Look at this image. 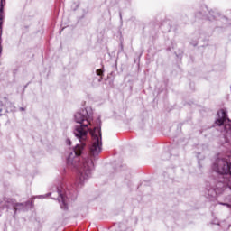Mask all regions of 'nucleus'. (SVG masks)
I'll return each instance as SVG.
<instances>
[{
  "label": "nucleus",
  "mask_w": 231,
  "mask_h": 231,
  "mask_svg": "<svg viewBox=\"0 0 231 231\" xmlns=\"http://www.w3.org/2000/svg\"><path fill=\"white\" fill-rule=\"evenodd\" d=\"M75 120L78 124H80L79 126H76L74 128V134L77 139L79 140L80 144H77L74 148V152H70L67 158V164L69 167H79V183H84L88 178L91 176V171L95 165L93 164V161L89 158H85L80 162V154H82V151L84 147H86V140H88V132L91 131L88 125H91V117L88 116V112L83 111V114L80 112L76 113Z\"/></svg>",
  "instance_id": "1"
},
{
  "label": "nucleus",
  "mask_w": 231,
  "mask_h": 231,
  "mask_svg": "<svg viewBox=\"0 0 231 231\" xmlns=\"http://www.w3.org/2000/svg\"><path fill=\"white\" fill-rule=\"evenodd\" d=\"M90 134L92 135L91 156H98L102 152V133L100 132V127H95L93 131H90Z\"/></svg>",
  "instance_id": "2"
},
{
  "label": "nucleus",
  "mask_w": 231,
  "mask_h": 231,
  "mask_svg": "<svg viewBox=\"0 0 231 231\" xmlns=\"http://www.w3.org/2000/svg\"><path fill=\"white\" fill-rule=\"evenodd\" d=\"M218 119L216 120V124L217 125H223V124H225L226 122V120H228V118L226 117V111H225L224 109L219 110L218 113Z\"/></svg>",
  "instance_id": "3"
},
{
  "label": "nucleus",
  "mask_w": 231,
  "mask_h": 231,
  "mask_svg": "<svg viewBox=\"0 0 231 231\" xmlns=\"http://www.w3.org/2000/svg\"><path fill=\"white\" fill-rule=\"evenodd\" d=\"M58 200L60 202V208L63 210H68V203L66 197L62 196L60 193H59Z\"/></svg>",
  "instance_id": "4"
},
{
  "label": "nucleus",
  "mask_w": 231,
  "mask_h": 231,
  "mask_svg": "<svg viewBox=\"0 0 231 231\" xmlns=\"http://www.w3.org/2000/svg\"><path fill=\"white\" fill-rule=\"evenodd\" d=\"M5 15L3 14V9H0V30L3 29V19Z\"/></svg>",
  "instance_id": "5"
},
{
  "label": "nucleus",
  "mask_w": 231,
  "mask_h": 231,
  "mask_svg": "<svg viewBox=\"0 0 231 231\" xmlns=\"http://www.w3.org/2000/svg\"><path fill=\"white\" fill-rule=\"evenodd\" d=\"M102 73H103L102 69H97V75L100 76V75H102Z\"/></svg>",
  "instance_id": "6"
},
{
  "label": "nucleus",
  "mask_w": 231,
  "mask_h": 231,
  "mask_svg": "<svg viewBox=\"0 0 231 231\" xmlns=\"http://www.w3.org/2000/svg\"><path fill=\"white\" fill-rule=\"evenodd\" d=\"M19 206L23 207V204H16V205L14 206L15 210H17V207H19Z\"/></svg>",
  "instance_id": "7"
},
{
  "label": "nucleus",
  "mask_w": 231,
  "mask_h": 231,
  "mask_svg": "<svg viewBox=\"0 0 231 231\" xmlns=\"http://www.w3.org/2000/svg\"><path fill=\"white\" fill-rule=\"evenodd\" d=\"M67 143H68V145H71V140L68 139Z\"/></svg>",
  "instance_id": "8"
},
{
  "label": "nucleus",
  "mask_w": 231,
  "mask_h": 231,
  "mask_svg": "<svg viewBox=\"0 0 231 231\" xmlns=\"http://www.w3.org/2000/svg\"><path fill=\"white\" fill-rule=\"evenodd\" d=\"M5 1H6V0H1V5H3V3H5Z\"/></svg>",
  "instance_id": "9"
}]
</instances>
